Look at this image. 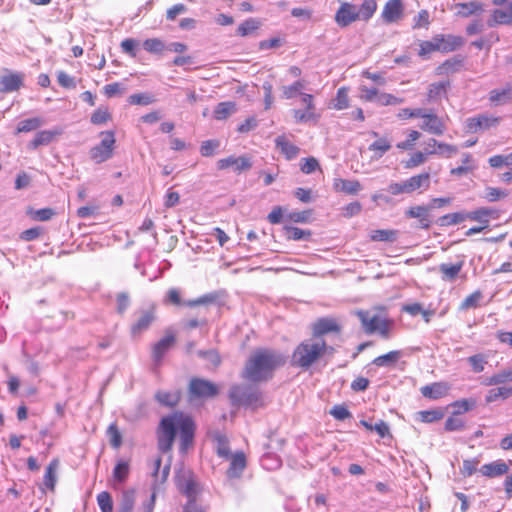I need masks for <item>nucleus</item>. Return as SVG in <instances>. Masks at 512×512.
Here are the masks:
<instances>
[{
  "instance_id": "e2e57ef3",
  "label": "nucleus",
  "mask_w": 512,
  "mask_h": 512,
  "mask_svg": "<svg viewBox=\"0 0 512 512\" xmlns=\"http://www.w3.org/2000/svg\"><path fill=\"white\" fill-rule=\"evenodd\" d=\"M97 504L101 512H113L112 496L107 491H102L97 495Z\"/></svg>"
},
{
  "instance_id": "f257e3e1",
  "label": "nucleus",
  "mask_w": 512,
  "mask_h": 512,
  "mask_svg": "<svg viewBox=\"0 0 512 512\" xmlns=\"http://www.w3.org/2000/svg\"><path fill=\"white\" fill-rule=\"evenodd\" d=\"M196 425L192 417L182 412H174L161 418L156 429L158 450L171 452L176 435H179V450L186 453L194 444Z\"/></svg>"
},
{
  "instance_id": "ea45409f",
  "label": "nucleus",
  "mask_w": 512,
  "mask_h": 512,
  "mask_svg": "<svg viewBox=\"0 0 512 512\" xmlns=\"http://www.w3.org/2000/svg\"><path fill=\"white\" fill-rule=\"evenodd\" d=\"M454 9L458 16L466 18L482 11V5L475 1L468 3H456L454 5Z\"/></svg>"
},
{
  "instance_id": "7c9ffc66",
  "label": "nucleus",
  "mask_w": 512,
  "mask_h": 512,
  "mask_svg": "<svg viewBox=\"0 0 512 512\" xmlns=\"http://www.w3.org/2000/svg\"><path fill=\"white\" fill-rule=\"evenodd\" d=\"M464 266V261L460 260L456 263H442L439 265V272L443 281L453 282L455 281Z\"/></svg>"
},
{
  "instance_id": "f03ea898",
  "label": "nucleus",
  "mask_w": 512,
  "mask_h": 512,
  "mask_svg": "<svg viewBox=\"0 0 512 512\" xmlns=\"http://www.w3.org/2000/svg\"><path fill=\"white\" fill-rule=\"evenodd\" d=\"M285 363L286 358L280 352L270 348H257L248 357L241 377L251 383L266 382Z\"/></svg>"
},
{
  "instance_id": "bb28decb",
  "label": "nucleus",
  "mask_w": 512,
  "mask_h": 512,
  "mask_svg": "<svg viewBox=\"0 0 512 512\" xmlns=\"http://www.w3.org/2000/svg\"><path fill=\"white\" fill-rule=\"evenodd\" d=\"M177 487L188 498V501L196 500L197 484L190 473L178 477Z\"/></svg>"
},
{
  "instance_id": "e433bc0d",
  "label": "nucleus",
  "mask_w": 512,
  "mask_h": 512,
  "mask_svg": "<svg viewBox=\"0 0 512 512\" xmlns=\"http://www.w3.org/2000/svg\"><path fill=\"white\" fill-rule=\"evenodd\" d=\"M428 147H430V149H435L437 151L436 154L443 155L445 157H451L458 152L457 146L438 141L435 138H430L428 140Z\"/></svg>"
},
{
  "instance_id": "c756f323",
  "label": "nucleus",
  "mask_w": 512,
  "mask_h": 512,
  "mask_svg": "<svg viewBox=\"0 0 512 512\" xmlns=\"http://www.w3.org/2000/svg\"><path fill=\"white\" fill-rule=\"evenodd\" d=\"M62 134L60 129L42 130L36 133L34 138L29 142L30 149H37L40 146H45L53 142L57 137Z\"/></svg>"
},
{
  "instance_id": "0eeeda50",
  "label": "nucleus",
  "mask_w": 512,
  "mask_h": 512,
  "mask_svg": "<svg viewBox=\"0 0 512 512\" xmlns=\"http://www.w3.org/2000/svg\"><path fill=\"white\" fill-rule=\"evenodd\" d=\"M101 141L89 150V156L95 163H103L114 155L115 151V132L106 130L100 132Z\"/></svg>"
},
{
  "instance_id": "79ce46f5",
  "label": "nucleus",
  "mask_w": 512,
  "mask_h": 512,
  "mask_svg": "<svg viewBox=\"0 0 512 512\" xmlns=\"http://www.w3.org/2000/svg\"><path fill=\"white\" fill-rule=\"evenodd\" d=\"M113 479L117 483H124L130 474V463L127 460L120 459L113 469Z\"/></svg>"
},
{
  "instance_id": "8fccbe9b",
  "label": "nucleus",
  "mask_w": 512,
  "mask_h": 512,
  "mask_svg": "<svg viewBox=\"0 0 512 512\" xmlns=\"http://www.w3.org/2000/svg\"><path fill=\"white\" fill-rule=\"evenodd\" d=\"M444 417L442 409L423 410L417 413V418L423 423H432L441 420Z\"/></svg>"
},
{
  "instance_id": "bf43d9fd",
  "label": "nucleus",
  "mask_w": 512,
  "mask_h": 512,
  "mask_svg": "<svg viewBox=\"0 0 512 512\" xmlns=\"http://www.w3.org/2000/svg\"><path fill=\"white\" fill-rule=\"evenodd\" d=\"M431 24L430 13L426 9L420 10L413 18V29H428Z\"/></svg>"
},
{
  "instance_id": "9d476101",
  "label": "nucleus",
  "mask_w": 512,
  "mask_h": 512,
  "mask_svg": "<svg viewBox=\"0 0 512 512\" xmlns=\"http://www.w3.org/2000/svg\"><path fill=\"white\" fill-rule=\"evenodd\" d=\"M189 394L193 398H212L219 393L218 386L206 379L194 377L189 383Z\"/></svg>"
},
{
  "instance_id": "6e6d98bb",
  "label": "nucleus",
  "mask_w": 512,
  "mask_h": 512,
  "mask_svg": "<svg viewBox=\"0 0 512 512\" xmlns=\"http://www.w3.org/2000/svg\"><path fill=\"white\" fill-rule=\"evenodd\" d=\"M162 464V458L161 456H158L153 463V471H152V477L154 478L155 482H164L166 481L170 467L169 465L165 466L162 471L160 472V467Z\"/></svg>"
},
{
  "instance_id": "39448f33",
  "label": "nucleus",
  "mask_w": 512,
  "mask_h": 512,
  "mask_svg": "<svg viewBox=\"0 0 512 512\" xmlns=\"http://www.w3.org/2000/svg\"><path fill=\"white\" fill-rule=\"evenodd\" d=\"M373 310L374 312L358 310L356 315L367 334L378 333L384 339H388L394 324L393 320L388 317L384 306H376Z\"/></svg>"
},
{
  "instance_id": "6ab92c4d",
  "label": "nucleus",
  "mask_w": 512,
  "mask_h": 512,
  "mask_svg": "<svg viewBox=\"0 0 512 512\" xmlns=\"http://www.w3.org/2000/svg\"><path fill=\"white\" fill-rule=\"evenodd\" d=\"M227 460L230 461L229 468L226 472L227 477L230 479L240 478L247 466V459L244 452L238 451L231 454Z\"/></svg>"
},
{
  "instance_id": "72a5a7b5",
  "label": "nucleus",
  "mask_w": 512,
  "mask_h": 512,
  "mask_svg": "<svg viewBox=\"0 0 512 512\" xmlns=\"http://www.w3.org/2000/svg\"><path fill=\"white\" fill-rule=\"evenodd\" d=\"M333 187L336 191L349 195L357 194L362 188L358 180H346L342 178L334 179Z\"/></svg>"
},
{
  "instance_id": "5701e85b",
  "label": "nucleus",
  "mask_w": 512,
  "mask_h": 512,
  "mask_svg": "<svg viewBox=\"0 0 512 512\" xmlns=\"http://www.w3.org/2000/svg\"><path fill=\"white\" fill-rule=\"evenodd\" d=\"M275 147L286 160H293L300 153V148L292 143L284 134L275 139Z\"/></svg>"
},
{
  "instance_id": "b1692460",
  "label": "nucleus",
  "mask_w": 512,
  "mask_h": 512,
  "mask_svg": "<svg viewBox=\"0 0 512 512\" xmlns=\"http://www.w3.org/2000/svg\"><path fill=\"white\" fill-rule=\"evenodd\" d=\"M429 210V207L424 205L412 206L406 210L405 215L408 218L418 219L419 227L428 230L432 225V221L429 217Z\"/></svg>"
},
{
  "instance_id": "69168bd1",
  "label": "nucleus",
  "mask_w": 512,
  "mask_h": 512,
  "mask_svg": "<svg viewBox=\"0 0 512 512\" xmlns=\"http://www.w3.org/2000/svg\"><path fill=\"white\" fill-rule=\"evenodd\" d=\"M300 170L304 174H311L316 170H321V167L319 161L315 157L311 156L303 158L300 161Z\"/></svg>"
},
{
  "instance_id": "dca6fc26",
  "label": "nucleus",
  "mask_w": 512,
  "mask_h": 512,
  "mask_svg": "<svg viewBox=\"0 0 512 512\" xmlns=\"http://www.w3.org/2000/svg\"><path fill=\"white\" fill-rule=\"evenodd\" d=\"M252 167V162L249 157L241 156L234 157L229 156L217 161V168L219 170H227L232 168L236 173L247 171Z\"/></svg>"
},
{
  "instance_id": "f8f14e48",
  "label": "nucleus",
  "mask_w": 512,
  "mask_h": 512,
  "mask_svg": "<svg viewBox=\"0 0 512 512\" xmlns=\"http://www.w3.org/2000/svg\"><path fill=\"white\" fill-rule=\"evenodd\" d=\"M500 117L488 114H479L466 120V128L471 133L486 131L500 123Z\"/></svg>"
},
{
  "instance_id": "0e129e2a",
  "label": "nucleus",
  "mask_w": 512,
  "mask_h": 512,
  "mask_svg": "<svg viewBox=\"0 0 512 512\" xmlns=\"http://www.w3.org/2000/svg\"><path fill=\"white\" fill-rule=\"evenodd\" d=\"M508 193L505 190L496 187H486L484 190L483 198L488 202H496L507 197Z\"/></svg>"
},
{
  "instance_id": "f3484780",
  "label": "nucleus",
  "mask_w": 512,
  "mask_h": 512,
  "mask_svg": "<svg viewBox=\"0 0 512 512\" xmlns=\"http://www.w3.org/2000/svg\"><path fill=\"white\" fill-rule=\"evenodd\" d=\"M437 44L439 46V52L450 53L460 49L465 40L462 36L453 34H435Z\"/></svg>"
},
{
  "instance_id": "412c9836",
  "label": "nucleus",
  "mask_w": 512,
  "mask_h": 512,
  "mask_svg": "<svg viewBox=\"0 0 512 512\" xmlns=\"http://www.w3.org/2000/svg\"><path fill=\"white\" fill-rule=\"evenodd\" d=\"M60 466V460L58 458H53L47 467L45 468L44 476H43V486L41 488L42 491L48 490L52 493L55 492L56 483H57V472Z\"/></svg>"
},
{
  "instance_id": "f704fd0d",
  "label": "nucleus",
  "mask_w": 512,
  "mask_h": 512,
  "mask_svg": "<svg viewBox=\"0 0 512 512\" xmlns=\"http://www.w3.org/2000/svg\"><path fill=\"white\" fill-rule=\"evenodd\" d=\"M377 8L376 0H362L357 8L358 21L368 22L375 15Z\"/></svg>"
},
{
  "instance_id": "2f4dec72",
  "label": "nucleus",
  "mask_w": 512,
  "mask_h": 512,
  "mask_svg": "<svg viewBox=\"0 0 512 512\" xmlns=\"http://www.w3.org/2000/svg\"><path fill=\"white\" fill-rule=\"evenodd\" d=\"M489 101L492 105H504L512 101V86L505 85L501 89H493L489 93Z\"/></svg>"
},
{
  "instance_id": "393cba45",
  "label": "nucleus",
  "mask_w": 512,
  "mask_h": 512,
  "mask_svg": "<svg viewBox=\"0 0 512 512\" xmlns=\"http://www.w3.org/2000/svg\"><path fill=\"white\" fill-rule=\"evenodd\" d=\"M450 390L447 382H434L429 385L422 386L421 394L428 399L436 400L445 397Z\"/></svg>"
},
{
  "instance_id": "c9c22d12",
  "label": "nucleus",
  "mask_w": 512,
  "mask_h": 512,
  "mask_svg": "<svg viewBox=\"0 0 512 512\" xmlns=\"http://www.w3.org/2000/svg\"><path fill=\"white\" fill-rule=\"evenodd\" d=\"M449 86V81L431 83L427 90V100L429 102H434L445 97Z\"/></svg>"
},
{
  "instance_id": "c03bdc74",
  "label": "nucleus",
  "mask_w": 512,
  "mask_h": 512,
  "mask_svg": "<svg viewBox=\"0 0 512 512\" xmlns=\"http://www.w3.org/2000/svg\"><path fill=\"white\" fill-rule=\"evenodd\" d=\"M510 397H512V385L490 389L485 399L487 403H491L498 399L505 400Z\"/></svg>"
},
{
  "instance_id": "5fc2aeb1",
  "label": "nucleus",
  "mask_w": 512,
  "mask_h": 512,
  "mask_svg": "<svg viewBox=\"0 0 512 512\" xmlns=\"http://www.w3.org/2000/svg\"><path fill=\"white\" fill-rule=\"evenodd\" d=\"M112 119V115L107 107L97 108L90 117V121L94 125H104Z\"/></svg>"
},
{
  "instance_id": "de8ad7c7",
  "label": "nucleus",
  "mask_w": 512,
  "mask_h": 512,
  "mask_svg": "<svg viewBox=\"0 0 512 512\" xmlns=\"http://www.w3.org/2000/svg\"><path fill=\"white\" fill-rule=\"evenodd\" d=\"M261 26V22L255 18H249L243 21L237 28V35L246 37L254 34Z\"/></svg>"
},
{
  "instance_id": "09e8293b",
  "label": "nucleus",
  "mask_w": 512,
  "mask_h": 512,
  "mask_svg": "<svg viewBox=\"0 0 512 512\" xmlns=\"http://www.w3.org/2000/svg\"><path fill=\"white\" fill-rule=\"evenodd\" d=\"M439 52L435 35L431 40H423L419 42L418 56L422 59H427L432 53Z\"/></svg>"
},
{
  "instance_id": "6e6552de",
  "label": "nucleus",
  "mask_w": 512,
  "mask_h": 512,
  "mask_svg": "<svg viewBox=\"0 0 512 512\" xmlns=\"http://www.w3.org/2000/svg\"><path fill=\"white\" fill-rule=\"evenodd\" d=\"M420 119L422 120L419 125L420 130L431 135L441 136L447 130L445 119L440 117L433 110L422 109Z\"/></svg>"
},
{
  "instance_id": "603ef678",
  "label": "nucleus",
  "mask_w": 512,
  "mask_h": 512,
  "mask_svg": "<svg viewBox=\"0 0 512 512\" xmlns=\"http://www.w3.org/2000/svg\"><path fill=\"white\" fill-rule=\"evenodd\" d=\"M27 215L35 221H49L56 215V212L52 208H42L38 210L28 208Z\"/></svg>"
},
{
  "instance_id": "7ed1b4c3",
  "label": "nucleus",
  "mask_w": 512,
  "mask_h": 512,
  "mask_svg": "<svg viewBox=\"0 0 512 512\" xmlns=\"http://www.w3.org/2000/svg\"><path fill=\"white\" fill-rule=\"evenodd\" d=\"M305 81L297 80L291 85L282 87V95L285 99H292L300 96L304 109H293L292 116L296 123L317 122L320 115L316 112L314 96L312 94L303 93Z\"/></svg>"
},
{
  "instance_id": "9b49d317",
  "label": "nucleus",
  "mask_w": 512,
  "mask_h": 512,
  "mask_svg": "<svg viewBox=\"0 0 512 512\" xmlns=\"http://www.w3.org/2000/svg\"><path fill=\"white\" fill-rule=\"evenodd\" d=\"M24 81L25 75L22 72L6 70L0 75V93L17 92L24 86Z\"/></svg>"
},
{
  "instance_id": "20e7f679",
  "label": "nucleus",
  "mask_w": 512,
  "mask_h": 512,
  "mask_svg": "<svg viewBox=\"0 0 512 512\" xmlns=\"http://www.w3.org/2000/svg\"><path fill=\"white\" fill-rule=\"evenodd\" d=\"M328 348L326 341L323 339H305L294 349L291 356V365L308 369L327 353Z\"/></svg>"
},
{
  "instance_id": "aec40b11",
  "label": "nucleus",
  "mask_w": 512,
  "mask_h": 512,
  "mask_svg": "<svg viewBox=\"0 0 512 512\" xmlns=\"http://www.w3.org/2000/svg\"><path fill=\"white\" fill-rule=\"evenodd\" d=\"M370 135L375 138V141L369 145L368 150L373 154L374 158L379 159L391 150L392 143L389 137L380 136L376 131H371Z\"/></svg>"
},
{
  "instance_id": "774afa93",
  "label": "nucleus",
  "mask_w": 512,
  "mask_h": 512,
  "mask_svg": "<svg viewBox=\"0 0 512 512\" xmlns=\"http://www.w3.org/2000/svg\"><path fill=\"white\" fill-rule=\"evenodd\" d=\"M155 102L153 95L149 93H137L128 97V103L131 105H149Z\"/></svg>"
},
{
  "instance_id": "37998d69",
  "label": "nucleus",
  "mask_w": 512,
  "mask_h": 512,
  "mask_svg": "<svg viewBox=\"0 0 512 512\" xmlns=\"http://www.w3.org/2000/svg\"><path fill=\"white\" fill-rule=\"evenodd\" d=\"M398 237V231L393 229H377L370 234V239L374 242H394Z\"/></svg>"
},
{
  "instance_id": "473e14b6",
  "label": "nucleus",
  "mask_w": 512,
  "mask_h": 512,
  "mask_svg": "<svg viewBox=\"0 0 512 512\" xmlns=\"http://www.w3.org/2000/svg\"><path fill=\"white\" fill-rule=\"evenodd\" d=\"M464 63V58L461 56H454L445 60L436 68L438 75H449L458 72Z\"/></svg>"
},
{
  "instance_id": "052dcab7",
  "label": "nucleus",
  "mask_w": 512,
  "mask_h": 512,
  "mask_svg": "<svg viewBox=\"0 0 512 512\" xmlns=\"http://www.w3.org/2000/svg\"><path fill=\"white\" fill-rule=\"evenodd\" d=\"M216 452L219 457L228 459L231 455L228 439L226 436L218 434L215 436Z\"/></svg>"
},
{
  "instance_id": "1a4fd4ad",
  "label": "nucleus",
  "mask_w": 512,
  "mask_h": 512,
  "mask_svg": "<svg viewBox=\"0 0 512 512\" xmlns=\"http://www.w3.org/2000/svg\"><path fill=\"white\" fill-rule=\"evenodd\" d=\"M405 16V4L403 0H387L381 10L380 20L385 25L397 24Z\"/></svg>"
},
{
  "instance_id": "58836bf2",
  "label": "nucleus",
  "mask_w": 512,
  "mask_h": 512,
  "mask_svg": "<svg viewBox=\"0 0 512 512\" xmlns=\"http://www.w3.org/2000/svg\"><path fill=\"white\" fill-rule=\"evenodd\" d=\"M401 355V351L393 350L374 358L372 363L377 367H392L396 365Z\"/></svg>"
},
{
  "instance_id": "680f3d73",
  "label": "nucleus",
  "mask_w": 512,
  "mask_h": 512,
  "mask_svg": "<svg viewBox=\"0 0 512 512\" xmlns=\"http://www.w3.org/2000/svg\"><path fill=\"white\" fill-rule=\"evenodd\" d=\"M483 298L482 292L480 290L474 291L470 295H468L460 304L459 308L461 310H468L471 308H477L481 299Z\"/></svg>"
},
{
  "instance_id": "4d7b16f0",
  "label": "nucleus",
  "mask_w": 512,
  "mask_h": 512,
  "mask_svg": "<svg viewBox=\"0 0 512 512\" xmlns=\"http://www.w3.org/2000/svg\"><path fill=\"white\" fill-rule=\"evenodd\" d=\"M466 219V213L454 212L441 216L439 218V223L441 226H452L460 224Z\"/></svg>"
},
{
  "instance_id": "4be33fe9",
  "label": "nucleus",
  "mask_w": 512,
  "mask_h": 512,
  "mask_svg": "<svg viewBox=\"0 0 512 512\" xmlns=\"http://www.w3.org/2000/svg\"><path fill=\"white\" fill-rule=\"evenodd\" d=\"M155 308L143 311L138 320L131 326V334L133 337L141 335L146 331L156 319Z\"/></svg>"
},
{
  "instance_id": "338daca9",
  "label": "nucleus",
  "mask_w": 512,
  "mask_h": 512,
  "mask_svg": "<svg viewBox=\"0 0 512 512\" xmlns=\"http://www.w3.org/2000/svg\"><path fill=\"white\" fill-rule=\"evenodd\" d=\"M479 463L477 458L463 460L460 474L465 478L472 476L478 470Z\"/></svg>"
},
{
  "instance_id": "cd10ccee",
  "label": "nucleus",
  "mask_w": 512,
  "mask_h": 512,
  "mask_svg": "<svg viewBox=\"0 0 512 512\" xmlns=\"http://www.w3.org/2000/svg\"><path fill=\"white\" fill-rule=\"evenodd\" d=\"M509 25L512 24V2L504 4L502 7L492 11L489 25Z\"/></svg>"
},
{
  "instance_id": "13d9d810",
  "label": "nucleus",
  "mask_w": 512,
  "mask_h": 512,
  "mask_svg": "<svg viewBox=\"0 0 512 512\" xmlns=\"http://www.w3.org/2000/svg\"><path fill=\"white\" fill-rule=\"evenodd\" d=\"M144 49L152 54H161L165 50V44L160 38H149L143 42Z\"/></svg>"
},
{
  "instance_id": "2eb2a0df",
  "label": "nucleus",
  "mask_w": 512,
  "mask_h": 512,
  "mask_svg": "<svg viewBox=\"0 0 512 512\" xmlns=\"http://www.w3.org/2000/svg\"><path fill=\"white\" fill-rule=\"evenodd\" d=\"M358 21L357 7L350 2H342L335 13V22L340 27H347Z\"/></svg>"
},
{
  "instance_id": "423d86ee",
  "label": "nucleus",
  "mask_w": 512,
  "mask_h": 512,
  "mask_svg": "<svg viewBox=\"0 0 512 512\" xmlns=\"http://www.w3.org/2000/svg\"><path fill=\"white\" fill-rule=\"evenodd\" d=\"M431 175L429 172H421L413 175L402 182H392L388 186V192L397 196L401 194H412L415 191H426L430 188Z\"/></svg>"
},
{
  "instance_id": "864d4df0",
  "label": "nucleus",
  "mask_w": 512,
  "mask_h": 512,
  "mask_svg": "<svg viewBox=\"0 0 512 512\" xmlns=\"http://www.w3.org/2000/svg\"><path fill=\"white\" fill-rule=\"evenodd\" d=\"M106 433L109 437L110 445L114 449H119L122 445L123 440H122L121 431L119 430L116 422H113L108 426Z\"/></svg>"
},
{
  "instance_id": "c85d7f7f",
  "label": "nucleus",
  "mask_w": 512,
  "mask_h": 512,
  "mask_svg": "<svg viewBox=\"0 0 512 512\" xmlns=\"http://www.w3.org/2000/svg\"><path fill=\"white\" fill-rule=\"evenodd\" d=\"M499 213L495 209L481 207L474 211L466 213V218L472 221H477L482 224L481 227L486 229L489 226V218H498Z\"/></svg>"
},
{
  "instance_id": "a211bd4d",
  "label": "nucleus",
  "mask_w": 512,
  "mask_h": 512,
  "mask_svg": "<svg viewBox=\"0 0 512 512\" xmlns=\"http://www.w3.org/2000/svg\"><path fill=\"white\" fill-rule=\"evenodd\" d=\"M479 473L485 478H497L508 473L509 465L502 459L486 463L479 468Z\"/></svg>"
},
{
  "instance_id": "ddd939ff",
  "label": "nucleus",
  "mask_w": 512,
  "mask_h": 512,
  "mask_svg": "<svg viewBox=\"0 0 512 512\" xmlns=\"http://www.w3.org/2000/svg\"><path fill=\"white\" fill-rule=\"evenodd\" d=\"M341 329V324L336 318L321 317L312 324V335L315 339H320L329 333L339 334Z\"/></svg>"
},
{
  "instance_id": "a18cd8bd",
  "label": "nucleus",
  "mask_w": 512,
  "mask_h": 512,
  "mask_svg": "<svg viewBox=\"0 0 512 512\" xmlns=\"http://www.w3.org/2000/svg\"><path fill=\"white\" fill-rule=\"evenodd\" d=\"M421 138V132L416 129H409L407 131L406 139L396 144V148L401 151L412 150L417 141Z\"/></svg>"
},
{
  "instance_id": "a19ab883",
  "label": "nucleus",
  "mask_w": 512,
  "mask_h": 512,
  "mask_svg": "<svg viewBox=\"0 0 512 512\" xmlns=\"http://www.w3.org/2000/svg\"><path fill=\"white\" fill-rule=\"evenodd\" d=\"M155 399L163 406L174 407L179 403L181 399V393L179 391H158L155 394Z\"/></svg>"
},
{
  "instance_id": "4c0bfd02",
  "label": "nucleus",
  "mask_w": 512,
  "mask_h": 512,
  "mask_svg": "<svg viewBox=\"0 0 512 512\" xmlns=\"http://www.w3.org/2000/svg\"><path fill=\"white\" fill-rule=\"evenodd\" d=\"M349 92L350 88L347 86L338 88L332 108L337 111L348 109L350 107Z\"/></svg>"
},
{
  "instance_id": "4468645a",
  "label": "nucleus",
  "mask_w": 512,
  "mask_h": 512,
  "mask_svg": "<svg viewBox=\"0 0 512 512\" xmlns=\"http://www.w3.org/2000/svg\"><path fill=\"white\" fill-rule=\"evenodd\" d=\"M176 344V335L172 330H166L165 335L152 346V358L160 365L165 354Z\"/></svg>"
},
{
  "instance_id": "3c124183",
  "label": "nucleus",
  "mask_w": 512,
  "mask_h": 512,
  "mask_svg": "<svg viewBox=\"0 0 512 512\" xmlns=\"http://www.w3.org/2000/svg\"><path fill=\"white\" fill-rule=\"evenodd\" d=\"M43 121L39 117H33L22 120L18 123L16 128V134L27 133L38 129L42 125Z\"/></svg>"
},
{
  "instance_id": "a878e982",
  "label": "nucleus",
  "mask_w": 512,
  "mask_h": 512,
  "mask_svg": "<svg viewBox=\"0 0 512 512\" xmlns=\"http://www.w3.org/2000/svg\"><path fill=\"white\" fill-rule=\"evenodd\" d=\"M437 151L435 149H430V147H426L423 151L417 150L410 154L408 159L403 162V166L405 169H414L417 168L428 160L429 156L435 155Z\"/></svg>"
},
{
  "instance_id": "49530a36",
  "label": "nucleus",
  "mask_w": 512,
  "mask_h": 512,
  "mask_svg": "<svg viewBox=\"0 0 512 512\" xmlns=\"http://www.w3.org/2000/svg\"><path fill=\"white\" fill-rule=\"evenodd\" d=\"M236 111V104L232 101L220 102L214 109V118L216 120H226Z\"/></svg>"
}]
</instances>
